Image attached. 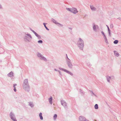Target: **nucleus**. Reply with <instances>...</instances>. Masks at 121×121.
<instances>
[{
	"label": "nucleus",
	"mask_w": 121,
	"mask_h": 121,
	"mask_svg": "<svg viewBox=\"0 0 121 121\" xmlns=\"http://www.w3.org/2000/svg\"><path fill=\"white\" fill-rule=\"evenodd\" d=\"M38 42L39 43H42V41L41 40H40L39 41H38Z\"/></svg>",
	"instance_id": "2eb2a0df"
},
{
	"label": "nucleus",
	"mask_w": 121,
	"mask_h": 121,
	"mask_svg": "<svg viewBox=\"0 0 121 121\" xmlns=\"http://www.w3.org/2000/svg\"><path fill=\"white\" fill-rule=\"evenodd\" d=\"M42 59L44 60H46V58H44V57L42 58Z\"/></svg>",
	"instance_id": "a211bd4d"
},
{
	"label": "nucleus",
	"mask_w": 121,
	"mask_h": 121,
	"mask_svg": "<svg viewBox=\"0 0 121 121\" xmlns=\"http://www.w3.org/2000/svg\"><path fill=\"white\" fill-rule=\"evenodd\" d=\"M52 97H51L49 99V102L51 104H52Z\"/></svg>",
	"instance_id": "7ed1b4c3"
},
{
	"label": "nucleus",
	"mask_w": 121,
	"mask_h": 121,
	"mask_svg": "<svg viewBox=\"0 0 121 121\" xmlns=\"http://www.w3.org/2000/svg\"><path fill=\"white\" fill-rule=\"evenodd\" d=\"M12 119L14 121H15V120H15V119H12Z\"/></svg>",
	"instance_id": "412c9836"
},
{
	"label": "nucleus",
	"mask_w": 121,
	"mask_h": 121,
	"mask_svg": "<svg viewBox=\"0 0 121 121\" xmlns=\"http://www.w3.org/2000/svg\"><path fill=\"white\" fill-rule=\"evenodd\" d=\"M71 12L74 13H77L78 11L76 8H72L71 9Z\"/></svg>",
	"instance_id": "f257e3e1"
},
{
	"label": "nucleus",
	"mask_w": 121,
	"mask_h": 121,
	"mask_svg": "<svg viewBox=\"0 0 121 121\" xmlns=\"http://www.w3.org/2000/svg\"><path fill=\"white\" fill-rule=\"evenodd\" d=\"M37 55H38V56L39 57H41V54L39 53H38Z\"/></svg>",
	"instance_id": "4468645a"
},
{
	"label": "nucleus",
	"mask_w": 121,
	"mask_h": 121,
	"mask_svg": "<svg viewBox=\"0 0 121 121\" xmlns=\"http://www.w3.org/2000/svg\"><path fill=\"white\" fill-rule=\"evenodd\" d=\"M43 24L44 25V26L45 27V28H46V29L47 30H49V29L48 28L46 27V26L45 23H43Z\"/></svg>",
	"instance_id": "1a4fd4ad"
},
{
	"label": "nucleus",
	"mask_w": 121,
	"mask_h": 121,
	"mask_svg": "<svg viewBox=\"0 0 121 121\" xmlns=\"http://www.w3.org/2000/svg\"><path fill=\"white\" fill-rule=\"evenodd\" d=\"M57 117V115L56 114H55L54 116H53V118L55 120L56 119Z\"/></svg>",
	"instance_id": "9d476101"
},
{
	"label": "nucleus",
	"mask_w": 121,
	"mask_h": 121,
	"mask_svg": "<svg viewBox=\"0 0 121 121\" xmlns=\"http://www.w3.org/2000/svg\"><path fill=\"white\" fill-rule=\"evenodd\" d=\"M108 30L109 31V28L108 27Z\"/></svg>",
	"instance_id": "5701e85b"
},
{
	"label": "nucleus",
	"mask_w": 121,
	"mask_h": 121,
	"mask_svg": "<svg viewBox=\"0 0 121 121\" xmlns=\"http://www.w3.org/2000/svg\"><path fill=\"white\" fill-rule=\"evenodd\" d=\"M68 65L69 67H71L72 65L70 62H69L68 63Z\"/></svg>",
	"instance_id": "ddd939ff"
},
{
	"label": "nucleus",
	"mask_w": 121,
	"mask_h": 121,
	"mask_svg": "<svg viewBox=\"0 0 121 121\" xmlns=\"http://www.w3.org/2000/svg\"><path fill=\"white\" fill-rule=\"evenodd\" d=\"M80 41L81 42H82V40L81 39H79Z\"/></svg>",
	"instance_id": "6ab92c4d"
},
{
	"label": "nucleus",
	"mask_w": 121,
	"mask_h": 121,
	"mask_svg": "<svg viewBox=\"0 0 121 121\" xmlns=\"http://www.w3.org/2000/svg\"><path fill=\"white\" fill-rule=\"evenodd\" d=\"M109 78L110 79H111L110 77H109Z\"/></svg>",
	"instance_id": "b1692460"
},
{
	"label": "nucleus",
	"mask_w": 121,
	"mask_h": 121,
	"mask_svg": "<svg viewBox=\"0 0 121 121\" xmlns=\"http://www.w3.org/2000/svg\"><path fill=\"white\" fill-rule=\"evenodd\" d=\"M17 85L16 84H14L13 85V87H14V90L15 92L16 91V88L15 87V86Z\"/></svg>",
	"instance_id": "39448f33"
},
{
	"label": "nucleus",
	"mask_w": 121,
	"mask_h": 121,
	"mask_svg": "<svg viewBox=\"0 0 121 121\" xmlns=\"http://www.w3.org/2000/svg\"><path fill=\"white\" fill-rule=\"evenodd\" d=\"M101 33L102 34H103V35H104V33L103 32H102Z\"/></svg>",
	"instance_id": "aec40b11"
},
{
	"label": "nucleus",
	"mask_w": 121,
	"mask_h": 121,
	"mask_svg": "<svg viewBox=\"0 0 121 121\" xmlns=\"http://www.w3.org/2000/svg\"><path fill=\"white\" fill-rule=\"evenodd\" d=\"M13 73L12 72H10L9 74H8V75L9 76V77H11L12 76L11 75V74L12 75V74H13Z\"/></svg>",
	"instance_id": "9b49d317"
},
{
	"label": "nucleus",
	"mask_w": 121,
	"mask_h": 121,
	"mask_svg": "<svg viewBox=\"0 0 121 121\" xmlns=\"http://www.w3.org/2000/svg\"><path fill=\"white\" fill-rule=\"evenodd\" d=\"M93 28L94 29H95V25H94L93 26Z\"/></svg>",
	"instance_id": "f3484780"
},
{
	"label": "nucleus",
	"mask_w": 121,
	"mask_h": 121,
	"mask_svg": "<svg viewBox=\"0 0 121 121\" xmlns=\"http://www.w3.org/2000/svg\"><path fill=\"white\" fill-rule=\"evenodd\" d=\"M82 47H83V45L82 44Z\"/></svg>",
	"instance_id": "4be33fe9"
},
{
	"label": "nucleus",
	"mask_w": 121,
	"mask_h": 121,
	"mask_svg": "<svg viewBox=\"0 0 121 121\" xmlns=\"http://www.w3.org/2000/svg\"><path fill=\"white\" fill-rule=\"evenodd\" d=\"M67 10H68L69 11H70L71 12V9H69V8H67Z\"/></svg>",
	"instance_id": "dca6fc26"
},
{
	"label": "nucleus",
	"mask_w": 121,
	"mask_h": 121,
	"mask_svg": "<svg viewBox=\"0 0 121 121\" xmlns=\"http://www.w3.org/2000/svg\"><path fill=\"white\" fill-rule=\"evenodd\" d=\"M118 42V41L117 40H115L114 42V43L115 44H117Z\"/></svg>",
	"instance_id": "f8f14e48"
},
{
	"label": "nucleus",
	"mask_w": 121,
	"mask_h": 121,
	"mask_svg": "<svg viewBox=\"0 0 121 121\" xmlns=\"http://www.w3.org/2000/svg\"><path fill=\"white\" fill-rule=\"evenodd\" d=\"M61 103L62 105L64 107L66 106V103L64 101H61Z\"/></svg>",
	"instance_id": "f03ea898"
},
{
	"label": "nucleus",
	"mask_w": 121,
	"mask_h": 121,
	"mask_svg": "<svg viewBox=\"0 0 121 121\" xmlns=\"http://www.w3.org/2000/svg\"><path fill=\"white\" fill-rule=\"evenodd\" d=\"M114 54L116 56H119V54L117 52L115 51L114 52Z\"/></svg>",
	"instance_id": "0eeeda50"
},
{
	"label": "nucleus",
	"mask_w": 121,
	"mask_h": 121,
	"mask_svg": "<svg viewBox=\"0 0 121 121\" xmlns=\"http://www.w3.org/2000/svg\"><path fill=\"white\" fill-rule=\"evenodd\" d=\"M39 116L40 118V119L42 120L43 119V117L42 116V114L41 113H40L39 114Z\"/></svg>",
	"instance_id": "20e7f679"
},
{
	"label": "nucleus",
	"mask_w": 121,
	"mask_h": 121,
	"mask_svg": "<svg viewBox=\"0 0 121 121\" xmlns=\"http://www.w3.org/2000/svg\"><path fill=\"white\" fill-rule=\"evenodd\" d=\"M35 34L36 35V34H37V33H35Z\"/></svg>",
	"instance_id": "393cba45"
},
{
	"label": "nucleus",
	"mask_w": 121,
	"mask_h": 121,
	"mask_svg": "<svg viewBox=\"0 0 121 121\" xmlns=\"http://www.w3.org/2000/svg\"><path fill=\"white\" fill-rule=\"evenodd\" d=\"M91 8L93 10H95L96 9L92 6H91Z\"/></svg>",
	"instance_id": "423d86ee"
},
{
	"label": "nucleus",
	"mask_w": 121,
	"mask_h": 121,
	"mask_svg": "<svg viewBox=\"0 0 121 121\" xmlns=\"http://www.w3.org/2000/svg\"><path fill=\"white\" fill-rule=\"evenodd\" d=\"M95 109H98V105L97 104H95Z\"/></svg>",
	"instance_id": "6e6552de"
}]
</instances>
